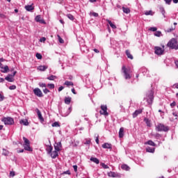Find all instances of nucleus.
I'll return each instance as SVG.
<instances>
[{
  "label": "nucleus",
  "mask_w": 178,
  "mask_h": 178,
  "mask_svg": "<svg viewBox=\"0 0 178 178\" xmlns=\"http://www.w3.org/2000/svg\"><path fill=\"white\" fill-rule=\"evenodd\" d=\"M67 17H68L70 20H74V16H73L72 14H67Z\"/></svg>",
  "instance_id": "38"
},
{
  "label": "nucleus",
  "mask_w": 178,
  "mask_h": 178,
  "mask_svg": "<svg viewBox=\"0 0 178 178\" xmlns=\"http://www.w3.org/2000/svg\"><path fill=\"white\" fill-rule=\"evenodd\" d=\"M74 172H77V165H73Z\"/></svg>",
  "instance_id": "56"
},
{
  "label": "nucleus",
  "mask_w": 178,
  "mask_h": 178,
  "mask_svg": "<svg viewBox=\"0 0 178 178\" xmlns=\"http://www.w3.org/2000/svg\"><path fill=\"white\" fill-rule=\"evenodd\" d=\"M145 144H147V145H151L152 147H155L156 144L152 140H148Z\"/></svg>",
  "instance_id": "29"
},
{
  "label": "nucleus",
  "mask_w": 178,
  "mask_h": 178,
  "mask_svg": "<svg viewBox=\"0 0 178 178\" xmlns=\"http://www.w3.org/2000/svg\"><path fill=\"white\" fill-rule=\"evenodd\" d=\"M40 42H45V41H47V38L43 37V38H40Z\"/></svg>",
  "instance_id": "50"
},
{
  "label": "nucleus",
  "mask_w": 178,
  "mask_h": 178,
  "mask_svg": "<svg viewBox=\"0 0 178 178\" xmlns=\"http://www.w3.org/2000/svg\"><path fill=\"white\" fill-rule=\"evenodd\" d=\"M39 87H40L41 88H47V84H45L44 83H38Z\"/></svg>",
  "instance_id": "35"
},
{
  "label": "nucleus",
  "mask_w": 178,
  "mask_h": 178,
  "mask_svg": "<svg viewBox=\"0 0 178 178\" xmlns=\"http://www.w3.org/2000/svg\"><path fill=\"white\" fill-rule=\"evenodd\" d=\"M167 5H170L172 0H164Z\"/></svg>",
  "instance_id": "51"
},
{
  "label": "nucleus",
  "mask_w": 178,
  "mask_h": 178,
  "mask_svg": "<svg viewBox=\"0 0 178 178\" xmlns=\"http://www.w3.org/2000/svg\"><path fill=\"white\" fill-rule=\"evenodd\" d=\"M58 38V41L60 44H63V42H65V41L63 40V39H62V38H60V35H57Z\"/></svg>",
  "instance_id": "40"
},
{
  "label": "nucleus",
  "mask_w": 178,
  "mask_h": 178,
  "mask_svg": "<svg viewBox=\"0 0 178 178\" xmlns=\"http://www.w3.org/2000/svg\"><path fill=\"white\" fill-rule=\"evenodd\" d=\"M64 175H70V171L67 170L64 172Z\"/></svg>",
  "instance_id": "58"
},
{
  "label": "nucleus",
  "mask_w": 178,
  "mask_h": 178,
  "mask_svg": "<svg viewBox=\"0 0 178 178\" xmlns=\"http://www.w3.org/2000/svg\"><path fill=\"white\" fill-rule=\"evenodd\" d=\"M10 177H15V171H10Z\"/></svg>",
  "instance_id": "47"
},
{
  "label": "nucleus",
  "mask_w": 178,
  "mask_h": 178,
  "mask_svg": "<svg viewBox=\"0 0 178 178\" xmlns=\"http://www.w3.org/2000/svg\"><path fill=\"white\" fill-rule=\"evenodd\" d=\"M1 120L6 125H12L15 123V120L10 117L3 118Z\"/></svg>",
  "instance_id": "5"
},
{
  "label": "nucleus",
  "mask_w": 178,
  "mask_h": 178,
  "mask_svg": "<svg viewBox=\"0 0 178 178\" xmlns=\"http://www.w3.org/2000/svg\"><path fill=\"white\" fill-rule=\"evenodd\" d=\"M19 123L21 124H24V126H29V121L27 120H21L19 121Z\"/></svg>",
  "instance_id": "22"
},
{
  "label": "nucleus",
  "mask_w": 178,
  "mask_h": 178,
  "mask_svg": "<svg viewBox=\"0 0 178 178\" xmlns=\"http://www.w3.org/2000/svg\"><path fill=\"white\" fill-rule=\"evenodd\" d=\"M122 169H123V170H130V167H129V165H126V164H123L121 166Z\"/></svg>",
  "instance_id": "30"
},
{
  "label": "nucleus",
  "mask_w": 178,
  "mask_h": 178,
  "mask_svg": "<svg viewBox=\"0 0 178 178\" xmlns=\"http://www.w3.org/2000/svg\"><path fill=\"white\" fill-rule=\"evenodd\" d=\"M23 140L24 141V149H26V151H33V149H31V147H30V140H29V139H27L26 137H24Z\"/></svg>",
  "instance_id": "6"
},
{
  "label": "nucleus",
  "mask_w": 178,
  "mask_h": 178,
  "mask_svg": "<svg viewBox=\"0 0 178 178\" xmlns=\"http://www.w3.org/2000/svg\"><path fill=\"white\" fill-rule=\"evenodd\" d=\"M9 90H16V86L13 85L9 87Z\"/></svg>",
  "instance_id": "48"
},
{
  "label": "nucleus",
  "mask_w": 178,
  "mask_h": 178,
  "mask_svg": "<svg viewBox=\"0 0 178 178\" xmlns=\"http://www.w3.org/2000/svg\"><path fill=\"white\" fill-rule=\"evenodd\" d=\"M55 79H56V76L55 75H51L50 76H48L47 78V80H50V81H54L55 80Z\"/></svg>",
  "instance_id": "34"
},
{
  "label": "nucleus",
  "mask_w": 178,
  "mask_h": 178,
  "mask_svg": "<svg viewBox=\"0 0 178 178\" xmlns=\"http://www.w3.org/2000/svg\"><path fill=\"white\" fill-rule=\"evenodd\" d=\"M60 125L59 124V122H55L52 124V127H59Z\"/></svg>",
  "instance_id": "42"
},
{
  "label": "nucleus",
  "mask_w": 178,
  "mask_h": 178,
  "mask_svg": "<svg viewBox=\"0 0 178 178\" xmlns=\"http://www.w3.org/2000/svg\"><path fill=\"white\" fill-rule=\"evenodd\" d=\"M122 11L124 12V13L128 15V13H130V8L127 7H122Z\"/></svg>",
  "instance_id": "25"
},
{
  "label": "nucleus",
  "mask_w": 178,
  "mask_h": 178,
  "mask_svg": "<svg viewBox=\"0 0 178 178\" xmlns=\"http://www.w3.org/2000/svg\"><path fill=\"white\" fill-rule=\"evenodd\" d=\"M58 151L55 150L51 153V156L53 159H55L58 156Z\"/></svg>",
  "instance_id": "20"
},
{
  "label": "nucleus",
  "mask_w": 178,
  "mask_h": 178,
  "mask_svg": "<svg viewBox=\"0 0 178 178\" xmlns=\"http://www.w3.org/2000/svg\"><path fill=\"white\" fill-rule=\"evenodd\" d=\"M147 101L148 104H152V101H154V91H149L147 93Z\"/></svg>",
  "instance_id": "8"
},
{
  "label": "nucleus",
  "mask_w": 178,
  "mask_h": 178,
  "mask_svg": "<svg viewBox=\"0 0 178 178\" xmlns=\"http://www.w3.org/2000/svg\"><path fill=\"white\" fill-rule=\"evenodd\" d=\"M90 161H91V162H94V163H96V165L99 163V160L95 157H91Z\"/></svg>",
  "instance_id": "17"
},
{
  "label": "nucleus",
  "mask_w": 178,
  "mask_h": 178,
  "mask_svg": "<svg viewBox=\"0 0 178 178\" xmlns=\"http://www.w3.org/2000/svg\"><path fill=\"white\" fill-rule=\"evenodd\" d=\"M63 88H65V87H63V86H60V87L58 88V91H59V92H60V91H62V90H63Z\"/></svg>",
  "instance_id": "54"
},
{
  "label": "nucleus",
  "mask_w": 178,
  "mask_h": 178,
  "mask_svg": "<svg viewBox=\"0 0 178 178\" xmlns=\"http://www.w3.org/2000/svg\"><path fill=\"white\" fill-rule=\"evenodd\" d=\"M124 129H123V127L120 129V131H119L120 138H123V136H124Z\"/></svg>",
  "instance_id": "16"
},
{
  "label": "nucleus",
  "mask_w": 178,
  "mask_h": 178,
  "mask_svg": "<svg viewBox=\"0 0 178 178\" xmlns=\"http://www.w3.org/2000/svg\"><path fill=\"white\" fill-rule=\"evenodd\" d=\"M5 80H6L7 81H9V83H13V81H15V79H13V76H12L10 74L7 76L5 78Z\"/></svg>",
  "instance_id": "13"
},
{
  "label": "nucleus",
  "mask_w": 178,
  "mask_h": 178,
  "mask_svg": "<svg viewBox=\"0 0 178 178\" xmlns=\"http://www.w3.org/2000/svg\"><path fill=\"white\" fill-rule=\"evenodd\" d=\"M64 84L65 86H73L72 82L69 81H66Z\"/></svg>",
  "instance_id": "43"
},
{
  "label": "nucleus",
  "mask_w": 178,
  "mask_h": 178,
  "mask_svg": "<svg viewBox=\"0 0 178 178\" xmlns=\"http://www.w3.org/2000/svg\"><path fill=\"white\" fill-rule=\"evenodd\" d=\"M145 15L146 16H152L154 15V13H152V10L145 11Z\"/></svg>",
  "instance_id": "33"
},
{
  "label": "nucleus",
  "mask_w": 178,
  "mask_h": 178,
  "mask_svg": "<svg viewBox=\"0 0 178 178\" xmlns=\"http://www.w3.org/2000/svg\"><path fill=\"white\" fill-rule=\"evenodd\" d=\"M173 87H174L175 88H178V83L174 84V85H173Z\"/></svg>",
  "instance_id": "60"
},
{
  "label": "nucleus",
  "mask_w": 178,
  "mask_h": 178,
  "mask_svg": "<svg viewBox=\"0 0 178 178\" xmlns=\"http://www.w3.org/2000/svg\"><path fill=\"white\" fill-rule=\"evenodd\" d=\"M100 115H104V116H108L109 113H108V107L106 105H102L101 110L99 111Z\"/></svg>",
  "instance_id": "7"
},
{
  "label": "nucleus",
  "mask_w": 178,
  "mask_h": 178,
  "mask_svg": "<svg viewBox=\"0 0 178 178\" xmlns=\"http://www.w3.org/2000/svg\"><path fill=\"white\" fill-rule=\"evenodd\" d=\"M35 56L38 59H42V56L41 55V54L37 53Z\"/></svg>",
  "instance_id": "44"
},
{
  "label": "nucleus",
  "mask_w": 178,
  "mask_h": 178,
  "mask_svg": "<svg viewBox=\"0 0 178 178\" xmlns=\"http://www.w3.org/2000/svg\"><path fill=\"white\" fill-rule=\"evenodd\" d=\"M47 69H48V67L45 65H40L38 67V70H40V72H45Z\"/></svg>",
  "instance_id": "15"
},
{
  "label": "nucleus",
  "mask_w": 178,
  "mask_h": 178,
  "mask_svg": "<svg viewBox=\"0 0 178 178\" xmlns=\"http://www.w3.org/2000/svg\"><path fill=\"white\" fill-rule=\"evenodd\" d=\"M25 9L26 10H27L28 12H31V10H34V7H33V6L30 5V6H25Z\"/></svg>",
  "instance_id": "21"
},
{
  "label": "nucleus",
  "mask_w": 178,
  "mask_h": 178,
  "mask_svg": "<svg viewBox=\"0 0 178 178\" xmlns=\"http://www.w3.org/2000/svg\"><path fill=\"white\" fill-rule=\"evenodd\" d=\"M51 152H52V147H49V152H48V153L49 154H51Z\"/></svg>",
  "instance_id": "59"
},
{
  "label": "nucleus",
  "mask_w": 178,
  "mask_h": 178,
  "mask_svg": "<svg viewBox=\"0 0 178 178\" xmlns=\"http://www.w3.org/2000/svg\"><path fill=\"white\" fill-rule=\"evenodd\" d=\"M106 22L108 23L109 26L113 29H116V25H115L109 19H106Z\"/></svg>",
  "instance_id": "28"
},
{
  "label": "nucleus",
  "mask_w": 178,
  "mask_h": 178,
  "mask_svg": "<svg viewBox=\"0 0 178 178\" xmlns=\"http://www.w3.org/2000/svg\"><path fill=\"white\" fill-rule=\"evenodd\" d=\"M172 2H173L174 3H178V0H172Z\"/></svg>",
  "instance_id": "63"
},
{
  "label": "nucleus",
  "mask_w": 178,
  "mask_h": 178,
  "mask_svg": "<svg viewBox=\"0 0 178 178\" xmlns=\"http://www.w3.org/2000/svg\"><path fill=\"white\" fill-rule=\"evenodd\" d=\"M5 81V79L3 78H0V83H3Z\"/></svg>",
  "instance_id": "61"
},
{
  "label": "nucleus",
  "mask_w": 178,
  "mask_h": 178,
  "mask_svg": "<svg viewBox=\"0 0 178 178\" xmlns=\"http://www.w3.org/2000/svg\"><path fill=\"white\" fill-rule=\"evenodd\" d=\"M122 72L124 74L125 80H130V79H131L130 68H127L126 66L123 65L122 67Z\"/></svg>",
  "instance_id": "1"
},
{
  "label": "nucleus",
  "mask_w": 178,
  "mask_h": 178,
  "mask_svg": "<svg viewBox=\"0 0 178 178\" xmlns=\"http://www.w3.org/2000/svg\"><path fill=\"white\" fill-rule=\"evenodd\" d=\"M100 165L103 169H109V166H108V165L105 164L104 163H101Z\"/></svg>",
  "instance_id": "36"
},
{
  "label": "nucleus",
  "mask_w": 178,
  "mask_h": 178,
  "mask_svg": "<svg viewBox=\"0 0 178 178\" xmlns=\"http://www.w3.org/2000/svg\"><path fill=\"white\" fill-rule=\"evenodd\" d=\"M143 113V110L141 109H138L136 110L134 113H133V117L134 118H137V116H138V115H140V113Z\"/></svg>",
  "instance_id": "14"
},
{
  "label": "nucleus",
  "mask_w": 178,
  "mask_h": 178,
  "mask_svg": "<svg viewBox=\"0 0 178 178\" xmlns=\"http://www.w3.org/2000/svg\"><path fill=\"white\" fill-rule=\"evenodd\" d=\"M163 52H165V46L163 45L162 47L156 46L154 47V54L161 56V55H163Z\"/></svg>",
  "instance_id": "3"
},
{
  "label": "nucleus",
  "mask_w": 178,
  "mask_h": 178,
  "mask_svg": "<svg viewBox=\"0 0 178 178\" xmlns=\"http://www.w3.org/2000/svg\"><path fill=\"white\" fill-rule=\"evenodd\" d=\"M108 177H116L118 176V174L115 172L111 171L110 172L108 173Z\"/></svg>",
  "instance_id": "23"
},
{
  "label": "nucleus",
  "mask_w": 178,
  "mask_h": 178,
  "mask_svg": "<svg viewBox=\"0 0 178 178\" xmlns=\"http://www.w3.org/2000/svg\"><path fill=\"white\" fill-rule=\"evenodd\" d=\"M35 111L40 122H44V118H42V114H41V111H40V109L36 108Z\"/></svg>",
  "instance_id": "10"
},
{
  "label": "nucleus",
  "mask_w": 178,
  "mask_h": 178,
  "mask_svg": "<svg viewBox=\"0 0 178 178\" xmlns=\"http://www.w3.org/2000/svg\"><path fill=\"white\" fill-rule=\"evenodd\" d=\"M1 69H3V70H1L2 73H8L9 72V67L8 65H6L3 67H1Z\"/></svg>",
  "instance_id": "24"
},
{
  "label": "nucleus",
  "mask_w": 178,
  "mask_h": 178,
  "mask_svg": "<svg viewBox=\"0 0 178 178\" xmlns=\"http://www.w3.org/2000/svg\"><path fill=\"white\" fill-rule=\"evenodd\" d=\"M102 148H104L106 149H112V145L108 143H106L102 145Z\"/></svg>",
  "instance_id": "12"
},
{
  "label": "nucleus",
  "mask_w": 178,
  "mask_h": 178,
  "mask_svg": "<svg viewBox=\"0 0 178 178\" xmlns=\"http://www.w3.org/2000/svg\"><path fill=\"white\" fill-rule=\"evenodd\" d=\"M43 92L44 94H48V92H49V90H48V88H45L44 89H43Z\"/></svg>",
  "instance_id": "46"
},
{
  "label": "nucleus",
  "mask_w": 178,
  "mask_h": 178,
  "mask_svg": "<svg viewBox=\"0 0 178 178\" xmlns=\"http://www.w3.org/2000/svg\"><path fill=\"white\" fill-rule=\"evenodd\" d=\"M64 101L66 105H70V102H72V97H65Z\"/></svg>",
  "instance_id": "18"
},
{
  "label": "nucleus",
  "mask_w": 178,
  "mask_h": 178,
  "mask_svg": "<svg viewBox=\"0 0 178 178\" xmlns=\"http://www.w3.org/2000/svg\"><path fill=\"white\" fill-rule=\"evenodd\" d=\"M149 31H156V30H158V29L156 27H150L149 29Z\"/></svg>",
  "instance_id": "45"
},
{
  "label": "nucleus",
  "mask_w": 178,
  "mask_h": 178,
  "mask_svg": "<svg viewBox=\"0 0 178 178\" xmlns=\"http://www.w3.org/2000/svg\"><path fill=\"white\" fill-rule=\"evenodd\" d=\"M146 152H151L152 154H154V152H155V149L152 148L150 147H148L146 148Z\"/></svg>",
  "instance_id": "27"
},
{
  "label": "nucleus",
  "mask_w": 178,
  "mask_h": 178,
  "mask_svg": "<svg viewBox=\"0 0 178 178\" xmlns=\"http://www.w3.org/2000/svg\"><path fill=\"white\" fill-rule=\"evenodd\" d=\"M156 131H168L169 128L166 126H164L163 124H158L156 126Z\"/></svg>",
  "instance_id": "4"
},
{
  "label": "nucleus",
  "mask_w": 178,
  "mask_h": 178,
  "mask_svg": "<svg viewBox=\"0 0 178 178\" xmlns=\"http://www.w3.org/2000/svg\"><path fill=\"white\" fill-rule=\"evenodd\" d=\"M175 65H176L177 67H178V60L175 61Z\"/></svg>",
  "instance_id": "64"
},
{
  "label": "nucleus",
  "mask_w": 178,
  "mask_h": 178,
  "mask_svg": "<svg viewBox=\"0 0 178 178\" xmlns=\"http://www.w3.org/2000/svg\"><path fill=\"white\" fill-rule=\"evenodd\" d=\"M92 16H94L95 17H98V13H92Z\"/></svg>",
  "instance_id": "55"
},
{
  "label": "nucleus",
  "mask_w": 178,
  "mask_h": 178,
  "mask_svg": "<svg viewBox=\"0 0 178 178\" xmlns=\"http://www.w3.org/2000/svg\"><path fill=\"white\" fill-rule=\"evenodd\" d=\"M95 137H96V139H95V141L97 144H99V139L98 138V135H95Z\"/></svg>",
  "instance_id": "49"
},
{
  "label": "nucleus",
  "mask_w": 178,
  "mask_h": 178,
  "mask_svg": "<svg viewBox=\"0 0 178 178\" xmlns=\"http://www.w3.org/2000/svg\"><path fill=\"white\" fill-rule=\"evenodd\" d=\"M3 155L8 156V155H9V151L6 150V149H3Z\"/></svg>",
  "instance_id": "37"
},
{
  "label": "nucleus",
  "mask_w": 178,
  "mask_h": 178,
  "mask_svg": "<svg viewBox=\"0 0 178 178\" xmlns=\"http://www.w3.org/2000/svg\"><path fill=\"white\" fill-rule=\"evenodd\" d=\"M33 93L36 95V97H39V98L44 97V95L42 94V91H41V89L38 88H35L33 90Z\"/></svg>",
  "instance_id": "9"
},
{
  "label": "nucleus",
  "mask_w": 178,
  "mask_h": 178,
  "mask_svg": "<svg viewBox=\"0 0 178 178\" xmlns=\"http://www.w3.org/2000/svg\"><path fill=\"white\" fill-rule=\"evenodd\" d=\"M159 10H160L161 13L163 15V17H166V15H165V8L161 6L159 8Z\"/></svg>",
  "instance_id": "26"
},
{
  "label": "nucleus",
  "mask_w": 178,
  "mask_h": 178,
  "mask_svg": "<svg viewBox=\"0 0 178 178\" xmlns=\"http://www.w3.org/2000/svg\"><path fill=\"white\" fill-rule=\"evenodd\" d=\"M126 55H127V58H129V59H133V55H131V54H130V51L129 50L126 51Z\"/></svg>",
  "instance_id": "31"
},
{
  "label": "nucleus",
  "mask_w": 178,
  "mask_h": 178,
  "mask_svg": "<svg viewBox=\"0 0 178 178\" xmlns=\"http://www.w3.org/2000/svg\"><path fill=\"white\" fill-rule=\"evenodd\" d=\"M35 20L39 23H44V20L41 19V15H37L35 18Z\"/></svg>",
  "instance_id": "19"
},
{
  "label": "nucleus",
  "mask_w": 178,
  "mask_h": 178,
  "mask_svg": "<svg viewBox=\"0 0 178 178\" xmlns=\"http://www.w3.org/2000/svg\"><path fill=\"white\" fill-rule=\"evenodd\" d=\"M161 35H162V33H161V31H156V32L154 33V35H155L156 37H161Z\"/></svg>",
  "instance_id": "39"
},
{
  "label": "nucleus",
  "mask_w": 178,
  "mask_h": 178,
  "mask_svg": "<svg viewBox=\"0 0 178 178\" xmlns=\"http://www.w3.org/2000/svg\"><path fill=\"white\" fill-rule=\"evenodd\" d=\"M91 143V140H86V142L85 143V144H90Z\"/></svg>",
  "instance_id": "62"
},
{
  "label": "nucleus",
  "mask_w": 178,
  "mask_h": 178,
  "mask_svg": "<svg viewBox=\"0 0 178 178\" xmlns=\"http://www.w3.org/2000/svg\"><path fill=\"white\" fill-rule=\"evenodd\" d=\"M167 45H168V47H169V48H171L172 49H178V42L175 38L171 39L168 42Z\"/></svg>",
  "instance_id": "2"
},
{
  "label": "nucleus",
  "mask_w": 178,
  "mask_h": 178,
  "mask_svg": "<svg viewBox=\"0 0 178 178\" xmlns=\"http://www.w3.org/2000/svg\"><path fill=\"white\" fill-rule=\"evenodd\" d=\"M171 108H173L174 106H176V102H173L172 103L170 104Z\"/></svg>",
  "instance_id": "52"
},
{
  "label": "nucleus",
  "mask_w": 178,
  "mask_h": 178,
  "mask_svg": "<svg viewBox=\"0 0 178 178\" xmlns=\"http://www.w3.org/2000/svg\"><path fill=\"white\" fill-rule=\"evenodd\" d=\"M94 52H95L96 54H99V51L97 49H93Z\"/></svg>",
  "instance_id": "57"
},
{
  "label": "nucleus",
  "mask_w": 178,
  "mask_h": 178,
  "mask_svg": "<svg viewBox=\"0 0 178 178\" xmlns=\"http://www.w3.org/2000/svg\"><path fill=\"white\" fill-rule=\"evenodd\" d=\"M3 99H5V97L0 94V102L3 101Z\"/></svg>",
  "instance_id": "53"
},
{
  "label": "nucleus",
  "mask_w": 178,
  "mask_h": 178,
  "mask_svg": "<svg viewBox=\"0 0 178 178\" xmlns=\"http://www.w3.org/2000/svg\"><path fill=\"white\" fill-rule=\"evenodd\" d=\"M144 122H145L148 127H151V121L149 120H148L147 118H145Z\"/></svg>",
  "instance_id": "32"
},
{
  "label": "nucleus",
  "mask_w": 178,
  "mask_h": 178,
  "mask_svg": "<svg viewBox=\"0 0 178 178\" xmlns=\"http://www.w3.org/2000/svg\"><path fill=\"white\" fill-rule=\"evenodd\" d=\"M47 87L51 88V90H54V88H55V85L54 83H49L47 84Z\"/></svg>",
  "instance_id": "41"
},
{
  "label": "nucleus",
  "mask_w": 178,
  "mask_h": 178,
  "mask_svg": "<svg viewBox=\"0 0 178 178\" xmlns=\"http://www.w3.org/2000/svg\"><path fill=\"white\" fill-rule=\"evenodd\" d=\"M62 148V143L60 142L55 143L54 145V149L56 151H60V149Z\"/></svg>",
  "instance_id": "11"
}]
</instances>
